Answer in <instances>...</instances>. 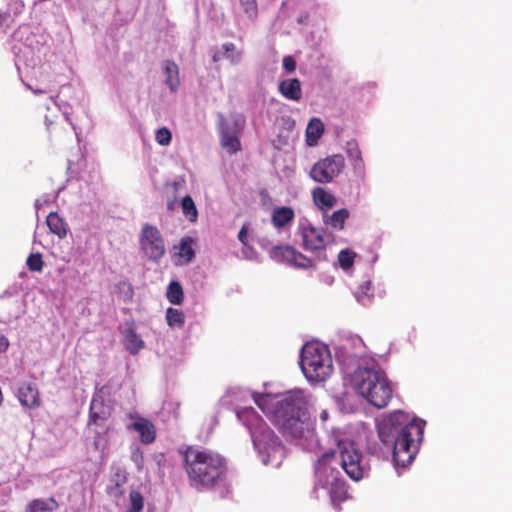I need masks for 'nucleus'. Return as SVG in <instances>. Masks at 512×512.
Masks as SVG:
<instances>
[{
    "mask_svg": "<svg viewBox=\"0 0 512 512\" xmlns=\"http://www.w3.org/2000/svg\"><path fill=\"white\" fill-rule=\"evenodd\" d=\"M178 452L191 488L209 491L226 481L228 462L220 453L198 445H185Z\"/></svg>",
    "mask_w": 512,
    "mask_h": 512,
    "instance_id": "1",
    "label": "nucleus"
},
{
    "mask_svg": "<svg viewBox=\"0 0 512 512\" xmlns=\"http://www.w3.org/2000/svg\"><path fill=\"white\" fill-rule=\"evenodd\" d=\"M254 401L263 413L272 417L283 434L300 439L312 433L302 392L289 393L282 399L269 394L256 395Z\"/></svg>",
    "mask_w": 512,
    "mask_h": 512,
    "instance_id": "2",
    "label": "nucleus"
},
{
    "mask_svg": "<svg viewBox=\"0 0 512 512\" xmlns=\"http://www.w3.org/2000/svg\"><path fill=\"white\" fill-rule=\"evenodd\" d=\"M354 389L372 406L385 408L392 399L393 390L386 373L375 367H359L352 375Z\"/></svg>",
    "mask_w": 512,
    "mask_h": 512,
    "instance_id": "3",
    "label": "nucleus"
},
{
    "mask_svg": "<svg viewBox=\"0 0 512 512\" xmlns=\"http://www.w3.org/2000/svg\"><path fill=\"white\" fill-rule=\"evenodd\" d=\"M300 366L309 381H325L333 372L328 347L319 343H306L301 350Z\"/></svg>",
    "mask_w": 512,
    "mask_h": 512,
    "instance_id": "4",
    "label": "nucleus"
},
{
    "mask_svg": "<svg viewBox=\"0 0 512 512\" xmlns=\"http://www.w3.org/2000/svg\"><path fill=\"white\" fill-rule=\"evenodd\" d=\"M422 436V423L412 420L404 425L399 436L391 444L393 447V461L397 466L406 467L411 464L417 454V441H420Z\"/></svg>",
    "mask_w": 512,
    "mask_h": 512,
    "instance_id": "5",
    "label": "nucleus"
},
{
    "mask_svg": "<svg viewBox=\"0 0 512 512\" xmlns=\"http://www.w3.org/2000/svg\"><path fill=\"white\" fill-rule=\"evenodd\" d=\"M242 416L256 448L260 451H266L279 444V440L273 430L253 409L244 411Z\"/></svg>",
    "mask_w": 512,
    "mask_h": 512,
    "instance_id": "6",
    "label": "nucleus"
},
{
    "mask_svg": "<svg viewBox=\"0 0 512 512\" xmlns=\"http://www.w3.org/2000/svg\"><path fill=\"white\" fill-rule=\"evenodd\" d=\"M242 416L256 448L260 451H266L279 444V440L273 430L253 409L244 411Z\"/></svg>",
    "mask_w": 512,
    "mask_h": 512,
    "instance_id": "7",
    "label": "nucleus"
},
{
    "mask_svg": "<svg viewBox=\"0 0 512 512\" xmlns=\"http://www.w3.org/2000/svg\"><path fill=\"white\" fill-rule=\"evenodd\" d=\"M337 450L341 460V467L352 480L363 478L362 453L356 443L347 438H337Z\"/></svg>",
    "mask_w": 512,
    "mask_h": 512,
    "instance_id": "8",
    "label": "nucleus"
},
{
    "mask_svg": "<svg viewBox=\"0 0 512 512\" xmlns=\"http://www.w3.org/2000/svg\"><path fill=\"white\" fill-rule=\"evenodd\" d=\"M140 247L149 260L158 262L165 254V242L160 230L148 223L140 233Z\"/></svg>",
    "mask_w": 512,
    "mask_h": 512,
    "instance_id": "9",
    "label": "nucleus"
},
{
    "mask_svg": "<svg viewBox=\"0 0 512 512\" xmlns=\"http://www.w3.org/2000/svg\"><path fill=\"white\" fill-rule=\"evenodd\" d=\"M344 167V157L340 154L332 155L316 162L310 170V177L318 183H330Z\"/></svg>",
    "mask_w": 512,
    "mask_h": 512,
    "instance_id": "10",
    "label": "nucleus"
},
{
    "mask_svg": "<svg viewBox=\"0 0 512 512\" xmlns=\"http://www.w3.org/2000/svg\"><path fill=\"white\" fill-rule=\"evenodd\" d=\"M300 230L304 249L318 253L319 260H326L324 251L326 246L332 241V235L312 225L303 226Z\"/></svg>",
    "mask_w": 512,
    "mask_h": 512,
    "instance_id": "11",
    "label": "nucleus"
},
{
    "mask_svg": "<svg viewBox=\"0 0 512 512\" xmlns=\"http://www.w3.org/2000/svg\"><path fill=\"white\" fill-rule=\"evenodd\" d=\"M336 460V452L334 450L327 451L317 460L315 465V485L314 492L318 488H326L333 481L339 480V471L332 466Z\"/></svg>",
    "mask_w": 512,
    "mask_h": 512,
    "instance_id": "12",
    "label": "nucleus"
},
{
    "mask_svg": "<svg viewBox=\"0 0 512 512\" xmlns=\"http://www.w3.org/2000/svg\"><path fill=\"white\" fill-rule=\"evenodd\" d=\"M408 415L402 411H396L385 417L378 423V436L384 444L391 445L401 432L404 425L410 423Z\"/></svg>",
    "mask_w": 512,
    "mask_h": 512,
    "instance_id": "13",
    "label": "nucleus"
},
{
    "mask_svg": "<svg viewBox=\"0 0 512 512\" xmlns=\"http://www.w3.org/2000/svg\"><path fill=\"white\" fill-rule=\"evenodd\" d=\"M269 256L274 261L285 262L300 269H309L314 266L312 259L289 245L272 247Z\"/></svg>",
    "mask_w": 512,
    "mask_h": 512,
    "instance_id": "14",
    "label": "nucleus"
},
{
    "mask_svg": "<svg viewBox=\"0 0 512 512\" xmlns=\"http://www.w3.org/2000/svg\"><path fill=\"white\" fill-rule=\"evenodd\" d=\"M17 397L21 405L29 409H36L41 404L39 390L32 382H23L18 388Z\"/></svg>",
    "mask_w": 512,
    "mask_h": 512,
    "instance_id": "15",
    "label": "nucleus"
},
{
    "mask_svg": "<svg viewBox=\"0 0 512 512\" xmlns=\"http://www.w3.org/2000/svg\"><path fill=\"white\" fill-rule=\"evenodd\" d=\"M129 428L138 432L140 436V441L143 444H151L156 439V427L147 418L137 417Z\"/></svg>",
    "mask_w": 512,
    "mask_h": 512,
    "instance_id": "16",
    "label": "nucleus"
},
{
    "mask_svg": "<svg viewBox=\"0 0 512 512\" xmlns=\"http://www.w3.org/2000/svg\"><path fill=\"white\" fill-rule=\"evenodd\" d=\"M111 415L110 408L99 397H94L90 403L88 425H101Z\"/></svg>",
    "mask_w": 512,
    "mask_h": 512,
    "instance_id": "17",
    "label": "nucleus"
},
{
    "mask_svg": "<svg viewBox=\"0 0 512 512\" xmlns=\"http://www.w3.org/2000/svg\"><path fill=\"white\" fill-rule=\"evenodd\" d=\"M347 157L352 165L354 173L359 177L365 175V162L358 143L355 140L348 141L346 144Z\"/></svg>",
    "mask_w": 512,
    "mask_h": 512,
    "instance_id": "18",
    "label": "nucleus"
},
{
    "mask_svg": "<svg viewBox=\"0 0 512 512\" xmlns=\"http://www.w3.org/2000/svg\"><path fill=\"white\" fill-rule=\"evenodd\" d=\"M280 94L287 100L298 102L302 98L301 82L297 78H290L280 81L278 85Z\"/></svg>",
    "mask_w": 512,
    "mask_h": 512,
    "instance_id": "19",
    "label": "nucleus"
},
{
    "mask_svg": "<svg viewBox=\"0 0 512 512\" xmlns=\"http://www.w3.org/2000/svg\"><path fill=\"white\" fill-rule=\"evenodd\" d=\"M329 487L331 503L336 510L340 511L341 503L345 502L349 497L348 486L345 480L340 478L339 480L333 481L332 484L329 485Z\"/></svg>",
    "mask_w": 512,
    "mask_h": 512,
    "instance_id": "20",
    "label": "nucleus"
},
{
    "mask_svg": "<svg viewBox=\"0 0 512 512\" xmlns=\"http://www.w3.org/2000/svg\"><path fill=\"white\" fill-rule=\"evenodd\" d=\"M220 143L221 146L230 154H235L241 150V144L238 137L226 124H221Z\"/></svg>",
    "mask_w": 512,
    "mask_h": 512,
    "instance_id": "21",
    "label": "nucleus"
},
{
    "mask_svg": "<svg viewBox=\"0 0 512 512\" xmlns=\"http://www.w3.org/2000/svg\"><path fill=\"white\" fill-rule=\"evenodd\" d=\"M315 205L322 211L331 209L336 204V198L322 187H316L312 191Z\"/></svg>",
    "mask_w": 512,
    "mask_h": 512,
    "instance_id": "22",
    "label": "nucleus"
},
{
    "mask_svg": "<svg viewBox=\"0 0 512 512\" xmlns=\"http://www.w3.org/2000/svg\"><path fill=\"white\" fill-rule=\"evenodd\" d=\"M184 179L174 180L167 182L164 185V193L167 199V210L173 211L176 208L178 202V194L180 188L184 185Z\"/></svg>",
    "mask_w": 512,
    "mask_h": 512,
    "instance_id": "23",
    "label": "nucleus"
},
{
    "mask_svg": "<svg viewBox=\"0 0 512 512\" xmlns=\"http://www.w3.org/2000/svg\"><path fill=\"white\" fill-rule=\"evenodd\" d=\"M163 70L166 76L165 82L168 85L171 92H176L179 85V68L173 61L166 60L163 63Z\"/></svg>",
    "mask_w": 512,
    "mask_h": 512,
    "instance_id": "24",
    "label": "nucleus"
},
{
    "mask_svg": "<svg viewBox=\"0 0 512 512\" xmlns=\"http://www.w3.org/2000/svg\"><path fill=\"white\" fill-rule=\"evenodd\" d=\"M58 507L59 504L54 497L33 499L27 504L25 512H53L57 510Z\"/></svg>",
    "mask_w": 512,
    "mask_h": 512,
    "instance_id": "25",
    "label": "nucleus"
},
{
    "mask_svg": "<svg viewBox=\"0 0 512 512\" xmlns=\"http://www.w3.org/2000/svg\"><path fill=\"white\" fill-rule=\"evenodd\" d=\"M294 217L295 213L291 207H277L273 210L271 221L274 227L282 228L292 222Z\"/></svg>",
    "mask_w": 512,
    "mask_h": 512,
    "instance_id": "26",
    "label": "nucleus"
},
{
    "mask_svg": "<svg viewBox=\"0 0 512 512\" xmlns=\"http://www.w3.org/2000/svg\"><path fill=\"white\" fill-rule=\"evenodd\" d=\"M47 226L50 231L57 235L59 238H64L67 235V224L62 217L56 212H51L46 218Z\"/></svg>",
    "mask_w": 512,
    "mask_h": 512,
    "instance_id": "27",
    "label": "nucleus"
},
{
    "mask_svg": "<svg viewBox=\"0 0 512 512\" xmlns=\"http://www.w3.org/2000/svg\"><path fill=\"white\" fill-rule=\"evenodd\" d=\"M349 215L350 213L347 209H339L334 211L331 215L324 216V223L334 229L342 230Z\"/></svg>",
    "mask_w": 512,
    "mask_h": 512,
    "instance_id": "28",
    "label": "nucleus"
},
{
    "mask_svg": "<svg viewBox=\"0 0 512 512\" xmlns=\"http://www.w3.org/2000/svg\"><path fill=\"white\" fill-rule=\"evenodd\" d=\"M126 349L133 355H136L142 348H144V341L137 334L135 329L129 328L125 335Z\"/></svg>",
    "mask_w": 512,
    "mask_h": 512,
    "instance_id": "29",
    "label": "nucleus"
},
{
    "mask_svg": "<svg viewBox=\"0 0 512 512\" xmlns=\"http://www.w3.org/2000/svg\"><path fill=\"white\" fill-rule=\"evenodd\" d=\"M355 297L362 305L370 304L374 297L372 282L370 280H365L361 283L355 291Z\"/></svg>",
    "mask_w": 512,
    "mask_h": 512,
    "instance_id": "30",
    "label": "nucleus"
},
{
    "mask_svg": "<svg viewBox=\"0 0 512 512\" xmlns=\"http://www.w3.org/2000/svg\"><path fill=\"white\" fill-rule=\"evenodd\" d=\"M324 132V125L320 119L313 118L308 123L306 129L307 143L313 145L321 137Z\"/></svg>",
    "mask_w": 512,
    "mask_h": 512,
    "instance_id": "31",
    "label": "nucleus"
},
{
    "mask_svg": "<svg viewBox=\"0 0 512 512\" xmlns=\"http://www.w3.org/2000/svg\"><path fill=\"white\" fill-rule=\"evenodd\" d=\"M180 205L183 215L191 223H195L198 219V210L192 197L190 195H186L185 197L182 198Z\"/></svg>",
    "mask_w": 512,
    "mask_h": 512,
    "instance_id": "32",
    "label": "nucleus"
},
{
    "mask_svg": "<svg viewBox=\"0 0 512 512\" xmlns=\"http://www.w3.org/2000/svg\"><path fill=\"white\" fill-rule=\"evenodd\" d=\"M193 239L191 237H184L180 240L178 246V257L183 259L185 263H189L195 256L194 249L192 247Z\"/></svg>",
    "mask_w": 512,
    "mask_h": 512,
    "instance_id": "33",
    "label": "nucleus"
},
{
    "mask_svg": "<svg viewBox=\"0 0 512 512\" xmlns=\"http://www.w3.org/2000/svg\"><path fill=\"white\" fill-rule=\"evenodd\" d=\"M166 321L171 328H182L185 323V315L182 310L169 307L166 310Z\"/></svg>",
    "mask_w": 512,
    "mask_h": 512,
    "instance_id": "34",
    "label": "nucleus"
},
{
    "mask_svg": "<svg viewBox=\"0 0 512 512\" xmlns=\"http://www.w3.org/2000/svg\"><path fill=\"white\" fill-rule=\"evenodd\" d=\"M166 296L171 304L180 305L184 299L183 289L180 283L172 281L168 286Z\"/></svg>",
    "mask_w": 512,
    "mask_h": 512,
    "instance_id": "35",
    "label": "nucleus"
},
{
    "mask_svg": "<svg viewBox=\"0 0 512 512\" xmlns=\"http://www.w3.org/2000/svg\"><path fill=\"white\" fill-rule=\"evenodd\" d=\"M129 506L127 512H141L144 506V499L140 492L131 491L129 494Z\"/></svg>",
    "mask_w": 512,
    "mask_h": 512,
    "instance_id": "36",
    "label": "nucleus"
},
{
    "mask_svg": "<svg viewBox=\"0 0 512 512\" xmlns=\"http://www.w3.org/2000/svg\"><path fill=\"white\" fill-rule=\"evenodd\" d=\"M356 253L350 249H343L338 254L339 265L342 269L347 270L352 267Z\"/></svg>",
    "mask_w": 512,
    "mask_h": 512,
    "instance_id": "37",
    "label": "nucleus"
},
{
    "mask_svg": "<svg viewBox=\"0 0 512 512\" xmlns=\"http://www.w3.org/2000/svg\"><path fill=\"white\" fill-rule=\"evenodd\" d=\"M26 265L30 271H42L44 266L42 255L40 253H31L26 260Z\"/></svg>",
    "mask_w": 512,
    "mask_h": 512,
    "instance_id": "38",
    "label": "nucleus"
},
{
    "mask_svg": "<svg viewBox=\"0 0 512 512\" xmlns=\"http://www.w3.org/2000/svg\"><path fill=\"white\" fill-rule=\"evenodd\" d=\"M222 49L224 50L223 56L231 63H237L239 61L241 52L237 51L236 46L233 43H224L222 45Z\"/></svg>",
    "mask_w": 512,
    "mask_h": 512,
    "instance_id": "39",
    "label": "nucleus"
},
{
    "mask_svg": "<svg viewBox=\"0 0 512 512\" xmlns=\"http://www.w3.org/2000/svg\"><path fill=\"white\" fill-rule=\"evenodd\" d=\"M244 13L249 19H255L258 14V7L256 0H239Z\"/></svg>",
    "mask_w": 512,
    "mask_h": 512,
    "instance_id": "40",
    "label": "nucleus"
},
{
    "mask_svg": "<svg viewBox=\"0 0 512 512\" xmlns=\"http://www.w3.org/2000/svg\"><path fill=\"white\" fill-rule=\"evenodd\" d=\"M172 135L168 128L162 127L156 131L155 140L159 145L167 146L171 143Z\"/></svg>",
    "mask_w": 512,
    "mask_h": 512,
    "instance_id": "41",
    "label": "nucleus"
},
{
    "mask_svg": "<svg viewBox=\"0 0 512 512\" xmlns=\"http://www.w3.org/2000/svg\"><path fill=\"white\" fill-rule=\"evenodd\" d=\"M282 64H283V68L287 71V72H294L296 70V61L295 59L288 55V56H285L282 60Z\"/></svg>",
    "mask_w": 512,
    "mask_h": 512,
    "instance_id": "42",
    "label": "nucleus"
},
{
    "mask_svg": "<svg viewBox=\"0 0 512 512\" xmlns=\"http://www.w3.org/2000/svg\"><path fill=\"white\" fill-rule=\"evenodd\" d=\"M133 462L136 464L138 470H142L144 464L143 453L139 450L134 451L131 456Z\"/></svg>",
    "mask_w": 512,
    "mask_h": 512,
    "instance_id": "43",
    "label": "nucleus"
},
{
    "mask_svg": "<svg viewBox=\"0 0 512 512\" xmlns=\"http://www.w3.org/2000/svg\"><path fill=\"white\" fill-rule=\"evenodd\" d=\"M238 239L243 245L248 244L247 226L243 225L238 233Z\"/></svg>",
    "mask_w": 512,
    "mask_h": 512,
    "instance_id": "44",
    "label": "nucleus"
},
{
    "mask_svg": "<svg viewBox=\"0 0 512 512\" xmlns=\"http://www.w3.org/2000/svg\"><path fill=\"white\" fill-rule=\"evenodd\" d=\"M222 58L221 54L219 52H215L213 55H212V60L213 62H218L220 61Z\"/></svg>",
    "mask_w": 512,
    "mask_h": 512,
    "instance_id": "45",
    "label": "nucleus"
},
{
    "mask_svg": "<svg viewBox=\"0 0 512 512\" xmlns=\"http://www.w3.org/2000/svg\"><path fill=\"white\" fill-rule=\"evenodd\" d=\"M320 417L322 420H326L327 417H328V413L326 411H323L321 414H320Z\"/></svg>",
    "mask_w": 512,
    "mask_h": 512,
    "instance_id": "46",
    "label": "nucleus"
}]
</instances>
